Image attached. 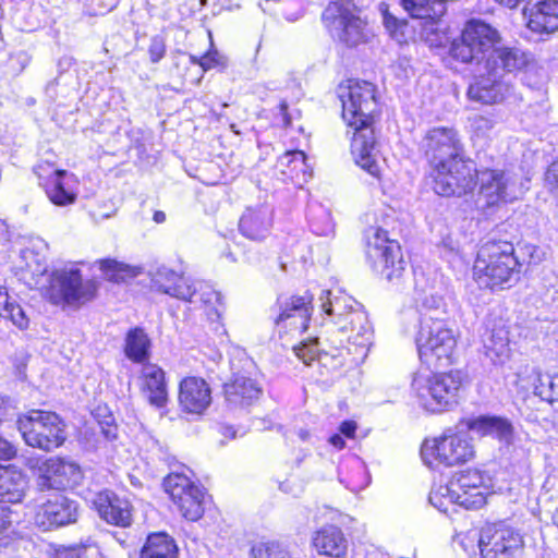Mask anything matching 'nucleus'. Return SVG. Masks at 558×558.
Wrapping results in <instances>:
<instances>
[{
	"mask_svg": "<svg viewBox=\"0 0 558 558\" xmlns=\"http://www.w3.org/2000/svg\"><path fill=\"white\" fill-rule=\"evenodd\" d=\"M262 395L258 383L245 375H236L230 383L225 385L227 401L234 407L252 404Z\"/></svg>",
	"mask_w": 558,
	"mask_h": 558,
	"instance_id": "obj_29",
	"label": "nucleus"
},
{
	"mask_svg": "<svg viewBox=\"0 0 558 558\" xmlns=\"http://www.w3.org/2000/svg\"><path fill=\"white\" fill-rule=\"evenodd\" d=\"M97 291L94 281H83L78 269H60L50 275L45 298L54 305H75L90 301Z\"/></svg>",
	"mask_w": 558,
	"mask_h": 558,
	"instance_id": "obj_11",
	"label": "nucleus"
},
{
	"mask_svg": "<svg viewBox=\"0 0 558 558\" xmlns=\"http://www.w3.org/2000/svg\"><path fill=\"white\" fill-rule=\"evenodd\" d=\"M323 21L332 36L349 47L366 43L371 36L366 22L351 1L330 2L323 12Z\"/></svg>",
	"mask_w": 558,
	"mask_h": 558,
	"instance_id": "obj_10",
	"label": "nucleus"
},
{
	"mask_svg": "<svg viewBox=\"0 0 558 558\" xmlns=\"http://www.w3.org/2000/svg\"><path fill=\"white\" fill-rule=\"evenodd\" d=\"M500 39L496 28L480 20H471L465 24L461 36L451 43L450 54L462 63L484 66L496 50L508 48L497 47Z\"/></svg>",
	"mask_w": 558,
	"mask_h": 558,
	"instance_id": "obj_7",
	"label": "nucleus"
},
{
	"mask_svg": "<svg viewBox=\"0 0 558 558\" xmlns=\"http://www.w3.org/2000/svg\"><path fill=\"white\" fill-rule=\"evenodd\" d=\"M151 341L144 329L135 327L125 336L124 353L134 363L146 364L150 357Z\"/></svg>",
	"mask_w": 558,
	"mask_h": 558,
	"instance_id": "obj_31",
	"label": "nucleus"
},
{
	"mask_svg": "<svg viewBox=\"0 0 558 558\" xmlns=\"http://www.w3.org/2000/svg\"><path fill=\"white\" fill-rule=\"evenodd\" d=\"M16 454V449L14 446L0 436V459L1 460H10Z\"/></svg>",
	"mask_w": 558,
	"mask_h": 558,
	"instance_id": "obj_49",
	"label": "nucleus"
},
{
	"mask_svg": "<svg viewBox=\"0 0 558 558\" xmlns=\"http://www.w3.org/2000/svg\"><path fill=\"white\" fill-rule=\"evenodd\" d=\"M166 220V214L163 211L157 210L154 214V221L156 223H162Z\"/></svg>",
	"mask_w": 558,
	"mask_h": 558,
	"instance_id": "obj_54",
	"label": "nucleus"
},
{
	"mask_svg": "<svg viewBox=\"0 0 558 558\" xmlns=\"http://www.w3.org/2000/svg\"><path fill=\"white\" fill-rule=\"evenodd\" d=\"M166 51V37L162 35L153 36L148 46V56L150 62L158 63L165 57Z\"/></svg>",
	"mask_w": 558,
	"mask_h": 558,
	"instance_id": "obj_43",
	"label": "nucleus"
},
{
	"mask_svg": "<svg viewBox=\"0 0 558 558\" xmlns=\"http://www.w3.org/2000/svg\"><path fill=\"white\" fill-rule=\"evenodd\" d=\"M301 438L305 439L307 437V432L300 433Z\"/></svg>",
	"mask_w": 558,
	"mask_h": 558,
	"instance_id": "obj_59",
	"label": "nucleus"
},
{
	"mask_svg": "<svg viewBox=\"0 0 558 558\" xmlns=\"http://www.w3.org/2000/svg\"><path fill=\"white\" fill-rule=\"evenodd\" d=\"M87 548L83 546L59 547L53 550L50 558H84Z\"/></svg>",
	"mask_w": 558,
	"mask_h": 558,
	"instance_id": "obj_45",
	"label": "nucleus"
},
{
	"mask_svg": "<svg viewBox=\"0 0 558 558\" xmlns=\"http://www.w3.org/2000/svg\"><path fill=\"white\" fill-rule=\"evenodd\" d=\"M545 185L551 193L558 195V158L549 165L545 173Z\"/></svg>",
	"mask_w": 558,
	"mask_h": 558,
	"instance_id": "obj_46",
	"label": "nucleus"
},
{
	"mask_svg": "<svg viewBox=\"0 0 558 558\" xmlns=\"http://www.w3.org/2000/svg\"><path fill=\"white\" fill-rule=\"evenodd\" d=\"M342 117L354 130L351 151L355 162L371 175H379L377 162L378 142L375 135L373 112L376 109L375 86L368 82H353L340 95Z\"/></svg>",
	"mask_w": 558,
	"mask_h": 558,
	"instance_id": "obj_2",
	"label": "nucleus"
},
{
	"mask_svg": "<svg viewBox=\"0 0 558 558\" xmlns=\"http://www.w3.org/2000/svg\"><path fill=\"white\" fill-rule=\"evenodd\" d=\"M64 170H54L46 184V194L48 198L57 206H66L75 202L76 195L69 191L63 178L66 175Z\"/></svg>",
	"mask_w": 558,
	"mask_h": 558,
	"instance_id": "obj_37",
	"label": "nucleus"
},
{
	"mask_svg": "<svg viewBox=\"0 0 558 558\" xmlns=\"http://www.w3.org/2000/svg\"><path fill=\"white\" fill-rule=\"evenodd\" d=\"M21 256L25 260V265L31 271L43 272L46 270L41 263L43 258L38 254H35L34 251L29 247L22 250Z\"/></svg>",
	"mask_w": 558,
	"mask_h": 558,
	"instance_id": "obj_44",
	"label": "nucleus"
},
{
	"mask_svg": "<svg viewBox=\"0 0 558 558\" xmlns=\"http://www.w3.org/2000/svg\"><path fill=\"white\" fill-rule=\"evenodd\" d=\"M499 5L507 9H515L523 0H494Z\"/></svg>",
	"mask_w": 558,
	"mask_h": 558,
	"instance_id": "obj_53",
	"label": "nucleus"
},
{
	"mask_svg": "<svg viewBox=\"0 0 558 558\" xmlns=\"http://www.w3.org/2000/svg\"><path fill=\"white\" fill-rule=\"evenodd\" d=\"M0 315L3 318L10 319L13 325L22 330L28 327L29 319L24 310L8 294V292L0 291Z\"/></svg>",
	"mask_w": 558,
	"mask_h": 558,
	"instance_id": "obj_39",
	"label": "nucleus"
},
{
	"mask_svg": "<svg viewBox=\"0 0 558 558\" xmlns=\"http://www.w3.org/2000/svg\"><path fill=\"white\" fill-rule=\"evenodd\" d=\"M251 558H292L286 546L278 542H263L251 549Z\"/></svg>",
	"mask_w": 558,
	"mask_h": 558,
	"instance_id": "obj_41",
	"label": "nucleus"
},
{
	"mask_svg": "<svg viewBox=\"0 0 558 558\" xmlns=\"http://www.w3.org/2000/svg\"><path fill=\"white\" fill-rule=\"evenodd\" d=\"M422 147L433 168L434 191L441 196H462L475 187V169L464 159V148L453 128H433Z\"/></svg>",
	"mask_w": 558,
	"mask_h": 558,
	"instance_id": "obj_1",
	"label": "nucleus"
},
{
	"mask_svg": "<svg viewBox=\"0 0 558 558\" xmlns=\"http://www.w3.org/2000/svg\"><path fill=\"white\" fill-rule=\"evenodd\" d=\"M10 523L11 520L9 507L0 505V534L9 527Z\"/></svg>",
	"mask_w": 558,
	"mask_h": 558,
	"instance_id": "obj_50",
	"label": "nucleus"
},
{
	"mask_svg": "<svg viewBox=\"0 0 558 558\" xmlns=\"http://www.w3.org/2000/svg\"><path fill=\"white\" fill-rule=\"evenodd\" d=\"M163 487L184 518L196 521L203 515L204 493L186 475L169 474L163 481Z\"/></svg>",
	"mask_w": 558,
	"mask_h": 558,
	"instance_id": "obj_15",
	"label": "nucleus"
},
{
	"mask_svg": "<svg viewBox=\"0 0 558 558\" xmlns=\"http://www.w3.org/2000/svg\"><path fill=\"white\" fill-rule=\"evenodd\" d=\"M463 376L460 372L414 375L412 390L420 405L432 413L442 412L458 403Z\"/></svg>",
	"mask_w": 558,
	"mask_h": 558,
	"instance_id": "obj_6",
	"label": "nucleus"
},
{
	"mask_svg": "<svg viewBox=\"0 0 558 558\" xmlns=\"http://www.w3.org/2000/svg\"><path fill=\"white\" fill-rule=\"evenodd\" d=\"M482 126L492 128V122L488 119L480 118L478 119V128H482Z\"/></svg>",
	"mask_w": 558,
	"mask_h": 558,
	"instance_id": "obj_55",
	"label": "nucleus"
},
{
	"mask_svg": "<svg viewBox=\"0 0 558 558\" xmlns=\"http://www.w3.org/2000/svg\"><path fill=\"white\" fill-rule=\"evenodd\" d=\"M26 476L14 465H0V502L17 504L25 495Z\"/></svg>",
	"mask_w": 558,
	"mask_h": 558,
	"instance_id": "obj_30",
	"label": "nucleus"
},
{
	"mask_svg": "<svg viewBox=\"0 0 558 558\" xmlns=\"http://www.w3.org/2000/svg\"><path fill=\"white\" fill-rule=\"evenodd\" d=\"M82 478L80 465L71 460L51 457L38 465L37 485L41 490L74 487Z\"/></svg>",
	"mask_w": 558,
	"mask_h": 558,
	"instance_id": "obj_16",
	"label": "nucleus"
},
{
	"mask_svg": "<svg viewBox=\"0 0 558 558\" xmlns=\"http://www.w3.org/2000/svg\"><path fill=\"white\" fill-rule=\"evenodd\" d=\"M368 259L375 269L390 282H398L405 271L401 247L398 242L389 240L387 231L369 228L367 232Z\"/></svg>",
	"mask_w": 558,
	"mask_h": 558,
	"instance_id": "obj_12",
	"label": "nucleus"
},
{
	"mask_svg": "<svg viewBox=\"0 0 558 558\" xmlns=\"http://www.w3.org/2000/svg\"><path fill=\"white\" fill-rule=\"evenodd\" d=\"M320 301L323 311L333 317V326L328 330L329 336L327 338H332L336 333L347 331L350 312L362 310L354 299L342 292L335 294L331 291H324Z\"/></svg>",
	"mask_w": 558,
	"mask_h": 558,
	"instance_id": "obj_22",
	"label": "nucleus"
},
{
	"mask_svg": "<svg viewBox=\"0 0 558 558\" xmlns=\"http://www.w3.org/2000/svg\"><path fill=\"white\" fill-rule=\"evenodd\" d=\"M312 301L308 294L279 299L280 313L275 320L277 327L298 333L305 331L313 310Z\"/></svg>",
	"mask_w": 558,
	"mask_h": 558,
	"instance_id": "obj_19",
	"label": "nucleus"
},
{
	"mask_svg": "<svg viewBox=\"0 0 558 558\" xmlns=\"http://www.w3.org/2000/svg\"><path fill=\"white\" fill-rule=\"evenodd\" d=\"M420 360L428 367L450 364L456 348V336L441 319L423 315L415 338Z\"/></svg>",
	"mask_w": 558,
	"mask_h": 558,
	"instance_id": "obj_8",
	"label": "nucleus"
},
{
	"mask_svg": "<svg viewBox=\"0 0 558 558\" xmlns=\"http://www.w3.org/2000/svg\"><path fill=\"white\" fill-rule=\"evenodd\" d=\"M452 492L461 497L460 506L465 509H478L486 504L487 488L483 474L478 470H466L457 474L450 482Z\"/></svg>",
	"mask_w": 558,
	"mask_h": 558,
	"instance_id": "obj_21",
	"label": "nucleus"
},
{
	"mask_svg": "<svg viewBox=\"0 0 558 558\" xmlns=\"http://www.w3.org/2000/svg\"><path fill=\"white\" fill-rule=\"evenodd\" d=\"M191 61L192 63L202 66L204 71H208L215 68L223 69L227 66V58L217 50H209L201 58L191 56Z\"/></svg>",
	"mask_w": 558,
	"mask_h": 558,
	"instance_id": "obj_42",
	"label": "nucleus"
},
{
	"mask_svg": "<svg viewBox=\"0 0 558 558\" xmlns=\"http://www.w3.org/2000/svg\"><path fill=\"white\" fill-rule=\"evenodd\" d=\"M469 428L481 435H490L501 441L510 442L512 438V426L504 418L495 416H480L470 421Z\"/></svg>",
	"mask_w": 558,
	"mask_h": 558,
	"instance_id": "obj_32",
	"label": "nucleus"
},
{
	"mask_svg": "<svg viewBox=\"0 0 558 558\" xmlns=\"http://www.w3.org/2000/svg\"><path fill=\"white\" fill-rule=\"evenodd\" d=\"M140 390L153 407L161 409L168 402V385L165 371L157 364L142 365L138 376Z\"/></svg>",
	"mask_w": 558,
	"mask_h": 558,
	"instance_id": "obj_23",
	"label": "nucleus"
},
{
	"mask_svg": "<svg viewBox=\"0 0 558 558\" xmlns=\"http://www.w3.org/2000/svg\"><path fill=\"white\" fill-rule=\"evenodd\" d=\"M25 442L44 451L59 448L65 441V425L54 412L32 410L17 421Z\"/></svg>",
	"mask_w": 558,
	"mask_h": 558,
	"instance_id": "obj_9",
	"label": "nucleus"
},
{
	"mask_svg": "<svg viewBox=\"0 0 558 558\" xmlns=\"http://www.w3.org/2000/svg\"><path fill=\"white\" fill-rule=\"evenodd\" d=\"M78 517L76 501L64 495L56 494L44 502L37 510L35 522L44 530H50L73 523Z\"/></svg>",
	"mask_w": 558,
	"mask_h": 558,
	"instance_id": "obj_18",
	"label": "nucleus"
},
{
	"mask_svg": "<svg viewBox=\"0 0 558 558\" xmlns=\"http://www.w3.org/2000/svg\"><path fill=\"white\" fill-rule=\"evenodd\" d=\"M527 27L535 33H553L558 29V1L545 0L530 10L524 9Z\"/></svg>",
	"mask_w": 558,
	"mask_h": 558,
	"instance_id": "obj_28",
	"label": "nucleus"
},
{
	"mask_svg": "<svg viewBox=\"0 0 558 558\" xmlns=\"http://www.w3.org/2000/svg\"><path fill=\"white\" fill-rule=\"evenodd\" d=\"M329 442L337 449H342L344 448L345 446V441L343 439V437L341 435H332L330 438H329Z\"/></svg>",
	"mask_w": 558,
	"mask_h": 558,
	"instance_id": "obj_52",
	"label": "nucleus"
},
{
	"mask_svg": "<svg viewBox=\"0 0 558 558\" xmlns=\"http://www.w3.org/2000/svg\"><path fill=\"white\" fill-rule=\"evenodd\" d=\"M401 5L414 19L436 21L446 12V7L435 0H401Z\"/></svg>",
	"mask_w": 558,
	"mask_h": 558,
	"instance_id": "obj_35",
	"label": "nucleus"
},
{
	"mask_svg": "<svg viewBox=\"0 0 558 558\" xmlns=\"http://www.w3.org/2000/svg\"><path fill=\"white\" fill-rule=\"evenodd\" d=\"M71 64H72V59L71 58H62L59 61V66H70Z\"/></svg>",
	"mask_w": 558,
	"mask_h": 558,
	"instance_id": "obj_56",
	"label": "nucleus"
},
{
	"mask_svg": "<svg viewBox=\"0 0 558 558\" xmlns=\"http://www.w3.org/2000/svg\"><path fill=\"white\" fill-rule=\"evenodd\" d=\"M92 502L99 517L107 523L121 527L132 524L133 507L128 499L121 498L110 490H104L97 493Z\"/></svg>",
	"mask_w": 558,
	"mask_h": 558,
	"instance_id": "obj_20",
	"label": "nucleus"
},
{
	"mask_svg": "<svg viewBox=\"0 0 558 558\" xmlns=\"http://www.w3.org/2000/svg\"><path fill=\"white\" fill-rule=\"evenodd\" d=\"M476 179L480 182V193L489 206L512 202L521 194L514 175L509 172L486 169L480 173L475 171Z\"/></svg>",
	"mask_w": 558,
	"mask_h": 558,
	"instance_id": "obj_17",
	"label": "nucleus"
},
{
	"mask_svg": "<svg viewBox=\"0 0 558 558\" xmlns=\"http://www.w3.org/2000/svg\"><path fill=\"white\" fill-rule=\"evenodd\" d=\"M356 423L353 421H344L341 423L339 429L341 434H343L347 437H354L355 430H356Z\"/></svg>",
	"mask_w": 558,
	"mask_h": 558,
	"instance_id": "obj_51",
	"label": "nucleus"
},
{
	"mask_svg": "<svg viewBox=\"0 0 558 558\" xmlns=\"http://www.w3.org/2000/svg\"><path fill=\"white\" fill-rule=\"evenodd\" d=\"M519 266L511 242L488 241L478 250L473 267L474 278L481 287L502 288L518 279Z\"/></svg>",
	"mask_w": 558,
	"mask_h": 558,
	"instance_id": "obj_5",
	"label": "nucleus"
},
{
	"mask_svg": "<svg viewBox=\"0 0 558 558\" xmlns=\"http://www.w3.org/2000/svg\"><path fill=\"white\" fill-rule=\"evenodd\" d=\"M151 282L156 290L183 301L192 302L196 293V287L187 278L166 266L157 268Z\"/></svg>",
	"mask_w": 558,
	"mask_h": 558,
	"instance_id": "obj_25",
	"label": "nucleus"
},
{
	"mask_svg": "<svg viewBox=\"0 0 558 558\" xmlns=\"http://www.w3.org/2000/svg\"><path fill=\"white\" fill-rule=\"evenodd\" d=\"M214 315H215L217 318H219V317H220V314L218 313V311H217V310H215Z\"/></svg>",
	"mask_w": 558,
	"mask_h": 558,
	"instance_id": "obj_60",
	"label": "nucleus"
},
{
	"mask_svg": "<svg viewBox=\"0 0 558 558\" xmlns=\"http://www.w3.org/2000/svg\"><path fill=\"white\" fill-rule=\"evenodd\" d=\"M14 414L15 407L13 402L9 398L0 395V424L11 418Z\"/></svg>",
	"mask_w": 558,
	"mask_h": 558,
	"instance_id": "obj_47",
	"label": "nucleus"
},
{
	"mask_svg": "<svg viewBox=\"0 0 558 558\" xmlns=\"http://www.w3.org/2000/svg\"><path fill=\"white\" fill-rule=\"evenodd\" d=\"M97 264L104 277L112 282H123L136 277L140 272L138 268L111 258L100 259Z\"/></svg>",
	"mask_w": 558,
	"mask_h": 558,
	"instance_id": "obj_38",
	"label": "nucleus"
},
{
	"mask_svg": "<svg viewBox=\"0 0 558 558\" xmlns=\"http://www.w3.org/2000/svg\"><path fill=\"white\" fill-rule=\"evenodd\" d=\"M287 108H288L287 102H284V101H283V102H281V105H280V110H281V112H282L283 114L286 113Z\"/></svg>",
	"mask_w": 558,
	"mask_h": 558,
	"instance_id": "obj_58",
	"label": "nucleus"
},
{
	"mask_svg": "<svg viewBox=\"0 0 558 558\" xmlns=\"http://www.w3.org/2000/svg\"><path fill=\"white\" fill-rule=\"evenodd\" d=\"M277 167L281 173L292 181H306L311 177L310 167L306 163V157L301 150H291L284 153L278 159Z\"/></svg>",
	"mask_w": 558,
	"mask_h": 558,
	"instance_id": "obj_33",
	"label": "nucleus"
},
{
	"mask_svg": "<svg viewBox=\"0 0 558 558\" xmlns=\"http://www.w3.org/2000/svg\"><path fill=\"white\" fill-rule=\"evenodd\" d=\"M312 544L319 555L330 558H342L348 550V539L341 529L326 525L313 536Z\"/></svg>",
	"mask_w": 558,
	"mask_h": 558,
	"instance_id": "obj_27",
	"label": "nucleus"
},
{
	"mask_svg": "<svg viewBox=\"0 0 558 558\" xmlns=\"http://www.w3.org/2000/svg\"><path fill=\"white\" fill-rule=\"evenodd\" d=\"M208 294H209V298L207 300H205V302H211V296H214L217 301L220 298L219 293H217L215 291H210Z\"/></svg>",
	"mask_w": 558,
	"mask_h": 558,
	"instance_id": "obj_57",
	"label": "nucleus"
},
{
	"mask_svg": "<svg viewBox=\"0 0 558 558\" xmlns=\"http://www.w3.org/2000/svg\"><path fill=\"white\" fill-rule=\"evenodd\" d=\"M272 223V209L267 205L248 207L242 215L239 228L241 233L254 241L265 239Z\"/></svg>",
	"mask_w": 558,
	"mask_h": 558,
	"instance_id": "obj_26",
	"label": "nucleus"
},
{
	"mask_svg": "<svg viewBox=\"0 0 558 558\" xmlns=\"http://www.w3.org/2000/svg\"><path fill=\"white\" fill-rule=\"evenodd\" d=\"M451 484L439 486L433 489L429 494V502L439 511L447 513L449 505H459L461 497L456 492H452Z\"/></svg>",
	"mask_w": 558,
	"mask_h": 558,
	"instance_id": "obj_40",
	"label": "nucleus"
},
{
	"mask_svg": "<svg viewBox=\"0 0 558 558\" xmlns=\"http://www.w3.org/2000/svg\"><path fill=\"white\" fill-rule=\"evenodd\" d=\"M527 64V56L518 48L496 50L493 58L486 60L484 72L470 84L468 96L484 105L501 102L511 90L505 73L522 70Z\"/></svg>",
	"mask_w": 558,
	"mask_h": 558,
	"instance_id": "obj_3",
	"label": "nucleus"
},
{
	"mask_svg": "<svg viewBox=\"0 0 558 558\" xmlns=\"http://www.w3.org/2000/svg\"><path fill=\"white\" fill-rule=\"evenodd\" d=\"M385 4L381 3L380 4V8H384ZM381 12H383V20H384V24H385V27L391 33L393 34L398 27L400 25H402V23H400L392 14H390L387 9H381Z\"/></svg>",
	"mask_w": 558,
	"mask_h": 558,
	"instance_id": "obj_48",
	"label": "nucleus"
},
{
	"mask_svg": "<svg viewBox=\"0 0 558 558\" xmlns=\"http://www.w3.org/2000/svg\"><path fill=\"white\" fill-rule=\"evenodd\" d=\"M421 456L424 463L429 466L435 462L452 466L470 461L474 450L466 435L446 433L439 438L425 440L421 448Z\"/></svg>",
	"mask_w": 558,
	"mask_h": 558,
	"instance_id": "obj_13",
	"label": "nucleus"
},
{
	"mask_svg": "<svg viewBox=\"0 0 558 558\" xmlns=\"http://www.w3.org/2000/svg\"><path fill=\"white\" fill-rule=\"evenodd\" d=\"M372 335L373 331L366 313L362 310H356L350 312L348 329L343 333H336L332 338H325L324 342H320L318 337L302 340L299 345L293 347V350L300 360L305 364H310L316 357L324 359L328 355L340 357L342 351L347 349L345 342L365 348L371 343Z\"/></svg>",
	"mask_w": 558,
	"mask_h": 558,
	"instance_id": "obj_4",
	"label": "nucleus"
},
{
	"mask_svg": "<svg viewBox=\"0 0 558 558\" xmlns=\"http://www.w3.org/2000/svg\"><path fill=\"white\" fill-rule=\"evenodd\" d=\"M478 546L483 558H520L524 539L515 529L499 523L482 531Z\"/></svg>",
	"mask_w": 558,
	"mask_h": 558,
	"instance_id": "obj_14",
	"label": "nucleus"
},
{
	"mask_svg": "<svg viewBox=\"0 0 558 558\" xmlns=\"http://www.w3.org/2000/svg\"><path fill=\"white\" fill-rule=\"evenodd\" d=\"M141 558H178V547L166 533H155L147 537Z\"/></svg>",
	"mask_w": 558,
	"mask_h": 558,
	"instance_id": "obj_34",
	"label": "nucleus"
},
{
	"mask_svg": "<svg viewBox=\"0 0 558 558\" xmlns=\"http://www.w3.org/2000/svg\"><path fill=\"white\" fill-rule=\"evenodd\" d=\"M211 402V391L208 384L199 377H186L179 387V403L189 412L201 414Z\"/></svg>",
	"mask_w": 558,
	"mask_h": 558,
	"instance_id": "obj_24",
	"label": "nucleus"
},
{
	"mask_svg": "<svg viewBox=\"0 0 558 558\" xmlns=\"http://www.w3.org/2000/svg\"><path fill=\"white\" fill-rule=\"evenodd\" d=\"M485 354L494 363H504L509 356L508 331L504 328L493 329L484 340Z\"/></svg>",
	"mask_w": 558,
	"mask_h": 558,
	"instance_id": "obj_36",
	"label": "nucleus"
}]
</instances>
